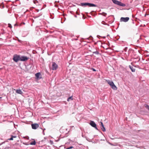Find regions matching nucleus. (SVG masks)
Masks as SVG:
<instances>
[{"label":"nucleus","instance_id":"obj_24","mask_svg":"<svg viewBox=\"0 0 149 149\" xmlns=\"http://www.w3.org/2000/svg\"><path fill=\"white\" fill-rule=\"evenodd\" d=\"M92 69L93 70V71H96V70L94 68H92Z\"/></svg>","mask_w":149,"mask_h":149},{"label":"nucleus","instance_id":"obj_1","mask_svg":"<svg viewBox=\"0 0 149 149\" xmlns=\"http://www.w3.org/2000/svg\"><path fill=\"white\" fill-rule=\"evenodd\" d=\"M106 81L107 83L111 86V88L114 90H116L117 89V88L116 86L114 85V84L112 81H111L109 80H107Z\"/></svg>","mask_w":149,"mask_h":149},{"label":"nucleus","instance_id":"obj_16","mask_svg":"<svg viewBox=\"0 0 149 149\" xmlns=\"http://www.w3.org/2000/svg\"><path fill=\"white\" fill-rule=\"evenodd\" d=\"M93 53L94 54H99V52L97 51H96L93 52Z\"/></svg>","mask_w":149,"mask_h":149},{"label":"nucleus","instance_id":"obj_14","mask_svg":"<svg viewBox=\"0 0 149 149\" xmlns=\"http://www.w3.org/2000/svg\"><path fill=\"white\" fill-rule=\"evenodd\" d=\"M36 144V142L35 141H34L32 142H31L30 143L31 145H35Z\"/></svg>","mask_w":149,"mask_h":149},{"label":"nucleus","instance_id":"obj_10","mask_svg":"<svg viewBox=\"0 0 149 149\" xmlns=\"http://www.w3.org/2000/svg\"><path fill=\"white\" fill-rule=\"evenodd\" d=\"M35 76L38 79H40L41 78V74L40 72H38L35 74Z\"/></svg>","mask_w":149,"mask_h":149},{"label":"nucleus","instance_id":"obj_4","mask_svg":"<svg viewBox=\"0 0 149 149\" xmlns=\"http://www.w3.org/2000/svg\"><path fill=\"white\" fill-rule=\"evenodd\" d=\"M81 6H88L89 7H95L96 5L93 3H81Z\"/></svg>","mask_w":149,"mask_h":149},{"label":"nucleus","instance_id":"obj_22","mask_svg":"<svg viewBox=\"0 0 149 149\" xmlns=\"http://www.w3.org/2000/svg\"><path fill=\"white\" fill-rule=\"evenodd\" d=\"M11 136H12L13 138H16L17 137V136H13V135H11Z\"/></svg>","mask_w":149,"mask_h":149},{"label":"nucleus","instance_id":"obj_21","mask_svg":"<svg viewBox=\"0 0 149 149\" xmlns=\"http://www.w3.org/2000/svg\"><path fill=\"white\" fill-rule=\"evenodd\" d=\"M8 140H13V138L12 136H11V137L10 139H9Z\"/></svg>","mask_w":149,"mask_h":149},{"label":"nucleus","instance_id":"obj_20","mask_svg":"<svg viewBox=\"0 0 149 149\" xmlns=\"http://www.w3.org/2000/svg\"><path fill=\"white\" fill-rule=\"evenodd\" d=\"M100 123H101V125L102 127L104 126L102 122H101Z\"/></svg>","mask_w":149,"mask_h":149},{"label":"nucleus","instance_id":"obj_27","mask_svg":"<svg viewBox=\"0 0 149 149\" xmlns=\"http://www.w3.org/2000/svg\"><path fill=\"white\" fill-rule=\"evenodd\" d=\"M1 98V97H0V98Z\"/></svg>","mask_w":149,"mask_h":149},{"label":"nucleus","instance_id":"obj_19","mask_svg":"<svg viewBox=\"0 0 149 149\" xmlns=\"http://www.w3.org/2000/svg\"><path fill=\"white\" fill-rule=\"evenodd\" d=\"M33 3H34L36 4V3H38V2L36 0H34L33 1Z\"/></svg>","mask_w":149,"mask_h":149},{"label":"nucleus","instance_id":"obj_26","mask_svg":"<svg viewBox=\"0 0 149 149\" xmlns=\"http://www.w3.org/2000/svg\"><path fill=\"white\" fill-rule=\"evenodd\" d=\"M4 142H3V143H2V144H3V143H4Z\"/></svg>","mask_w":149,"mask_h":149},{"label":"nucleus","instance_id":"obj_5","mask_svg":"<svg viewBox=\"0 0 149 149\" xmlns=\"http://www.w3.org/2000/svg\"><path fill=\"white\" fill-rule=\"evenodd\" d=\"M31 127L33 129L36 130L39 127V125L37 123L33 124H31Z\"/></svg>","mask_w":149,"mask_h":149},{"label":"nucleus","instance_id":"obj_11","mask_svg":"<svg viewBox=\"0 0 149 149\" xmlns=\"http://www.w3.org/2000/svg\"><path fill=\"white\" fill-rule=\"evenodd\" d=\"M16 92L17 93L21 94H22V93L21 90L20 89L17 90L16 91Z\"/></svg>","mask_w":149,"mask_h":149},{"label":"nucleus","instance_id":"obj_2","mask_svg":"<svg viewBox=\"0 0 149 149\" xmlns=\"http://www.w3.org/2000/svg\"><path fill=\"white\" fill-rule=\"evenodd\" d=\"M20 55L15 54L13 56V59L15 62H17L18 61H20Z\"/></svg>","mask_w":149,"mask_h":149},{"label":"nucleus","instance_id":"obj_25","mask_svg":"<svg viewBox=\"0 0 149 149\" xmlns=\"http://www.w3.org/2000/svg\"><path fill=\"white\" fill-rule=\"evenodd\" d=\"M4 149H8V148H5Z\"/></svg>","mask_w":149,"mask_h":149},{"label":"nucleus","instance_id":"obj_17","mask_svg":"<svg viewBox=\"0 0 149 149\" xmlns=\"http://www.w3.org/2000/svg\"><path fill=\"white\" fill-rule=\"evenodd\" d=\"M8 27H9L11 28H12V26L11 24H8Z\"/></svg>","mask_w":149,"mask_h":149},{"label":"nucleus","instance_id":"obj_13","mask_svg":"<svg viewBox=\"0 0 149 149\" xmlns=\"http://www.w3.org/2000/svg\"><path fill=\"white\" fill-rule=\"evenodd\" d=\"M70 100H73V98H72V96L69 97L67 99V101H69Z\"/></svg>","mask_w":149,"mask_h":149},{"label":"nucleus","instance_id":"obj_12","mask_svg":"<svg viewBox=\"0 0 149 149\" xmlns=\"http://www.w3.org/2000/svg\"><path fill=\"white\" fill-rule=\"evenodd\" d=\"M129 67L131 69L132 71L133 72H134L135 71V69L132 66L129 65Z\"/></svg>","mask_w":149,"mask_h":149},{"label":"nucleus","instance_id":"obj_9","mask_svg":"<svg viewBox=\"0 0 149 149\" xmlns=\"http://www.w3.org/2000/svg\"><path fill=\"white\" fill-rule=\"evenodd\" d=\"M129 19V18L128 17H122L121 18L120 20L121 22H127Z\"/></svg>","mask_w":149,"mask_h":149},{"label":"nucleus","instance_id":"obj_23","mask_svg":"<svg viewBox=\"0 0 149 149\" xmlns=\"http://www.w3.org/2000/svg\"><path fill=\"white\" fill-rule=\"evenodd\" d=\"M102 23L103 24H106L105 22L103 21L102 22Z\"/></svg>","mask_w":149,"mask_h":149},{"label":"nucleus","instance_id":"obj_8","mask_svg":"<svg viewBox=\"0 0 149 149\" xmlns=\"http://www.w3.org/2000/svg\"><path fill=\"white\" fill-rule=\"evenodd\" d=\"M90 124L93 127L95 128V129L98 130L96 127V125L95 123L93 121L91 120Z\"/></svg>","mask_w":149,"mask_h":149},{"label":"nucleus","instance_id":"obj_7","mask_svg":"<svg viewBox=\"0 0 149 149\" xmlns=\"http://www.w3.org/2000/svg\"><path fill=\"white\" fill-rule=\"evenodd\" d=\"M29 58L26 56H20V61H27Z\"/></svg>","mask_w":149,"mask_h":149},{"label":"nucleus","instance_id":"obj_18","mask_svg":"<svg viewBox=\"0 0 149 149\" xmlns=\"http://www.w3.org/2000/svg\"><path fill=\"white\" fill-rule=\"evenodd\" d=\"M73 148V147L71 146L69 148H66V149H70L72 148Z\"/></svg>","mask_w":149,"mask_h":149},{"label":"nucleus","instance_id":"obj_15","mask_svg":"<svg viewBox=\"0 0 149 149\" xmlns=\"http://www.w3.org/2000/svg\"><path fill=\"white\" fill-rule=\"evenodd\" d=\"M101 129H102V130L104 132L106 130L105 129V127H104V126L102 127L101 128Z\"/></svg>","mask_w":149,"mask_h":149},{"label":"nucleus","instance_id":"obj_6","mask_svg":"<svg viewBox=\"0 0 149 149\" xmlns=\"http://www.w3.org/2000/svg\"><path fill=\"white\" fill-rule=\"evenodd\" d=\"M58 65L55 63L53 62L52 64V69L53 70H56L58 68Z\"/></svg>","mask_w":149,"mask_h":149},{"label":"nucleus","instance_id":"obj_3","mask_svg":"<svg viewBox=\"0 0 149 149\" xmlns=\"http://www.w3.org/2000/svg\"><path fill=\"white\" fill-rule=\"evenodd\" d=\"M113 2L115 4L118 5L119 6L124 7L126 6L125 4L121 2L116 0H112Z\"/></svg>","mask_w":149,"mask_h":149}]
</instances>
